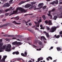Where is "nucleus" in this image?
Listing matches in <instances>:
<instances>
[{"label":"nucleus","mask_w":62,"mask_h":62,"mask_svg":"<svg viewBox=\"0 0 62 62\" xmlns=\"http://www.w3.org/2000/svg\"><path fill=\"white\" fill-rule=\"evenodd\" d=\"M60 27L59 25L57 26L56 27L55 26L52 27L50 30V32L51 33H53L55 32V31L56 30L57 28H58Z\"/></svg>","instance_id":"obj_1"},{"label":"nucleus","mask_w":62,"mask_h":62,"mask_svg":"<svg viewBox=\"0 0 62 62\" xmlns=\"http://www.w3.org/2000/svg\"><path fill=\"white\" fill-rule=\"evenodd\" d=\"M13 0H10V1H9V4L8 3H5L3 5V7L4 8H5L6 7H9L10 6V5H11L12 3V2H13Z\"/></svg>","instance_id":"obj_2"},{"label":"nucleus","mask_w":62,"mask_h":62,"mask_svg":"<svg viewBox=\"0 0 62 62\" xmlns=\"http://www.w3.org/2000/svg\"><path fill=\"white\" fill-rule=\"evenodd\" d=\"M18 10H19V11L20 10L21 12H26V11H25V9L22 8L18 7L16 9L15 11L16 13L17 12H18Z\"/></svg>","instance_id":"obj_3"},{"label":"nucleus","mask_w":62,"mask_h":62,"mask_svg":"<svg viewBox=\"0 0 62 62\" xmlns=\"http://www.w3.org/2000/svg\"><path fill=\"white\" fill-rule=\"evenodd\" d=\"M11 46L10 44H9L7 46V48H6V51L7 52H10L11 50Z\"/></svg>","instance_id":"obj_4"},{"label":"nucleus","mask_w":62,"mask_h":62,"mask_svg":"<svg viewBox=\"0 0 62 62\" xmlns=\"http://www.w3.org/2000/svg\"><path fill=\"white\" fill-rule=\"evenodd\" d=\"M31 7H30L29 8V9H32L33 8H34V10H36L37 9L36 8V6H35V5H31Z\"/></svg>","instance_id":"obj_5"},{"label":"nucleus","mask_w":62,"mask_h":62,"mask_svg":"<svg viewBox=\"0 0 62 62\" xmlns=\"http://www.w3.org/2000/svg\"><path fill=\"white\" fill-rule=\"evenodd\" d=\"M29 1H30V0H26L25 1H21L19 3V5H22V4H23V3H25L26 2H29Z\"/></svg>","instance_id":"obj_6"},{"label":"nucleus","mask_w":62,"mask_h":62,"mask_svg":"<svg viewBox=\"0 0 62 62\" xmlns=\"http://www.w3.org/2000/svg\"><path fill=\"white\" fill-rule=\"evenodd\" d=\"M12 44L13 45H19V44H21V43L19 42H17V41H16L13 42Z\"/></svg>","instance_id":"obj_7"},{"label":"nucleus","mask_w":62,"mask_h":62,"mask_svg":"<svg viewBox=\"0 0 62 62\" xmlns=\"http://www.w3.org/2000/svg\"><path fill=\"white\" fill-rule=\"evenodd\" d=\"M7 57V56L5 55L3 56V58L1 60V61L2 62H5V59H6Z\"/></svg>","instance_id":"obj_8"},{"label":"nucleus","mask_w":62,"mask_h":62,"mask_svg":"<svg viewBox=\"0 0 62 62\" xmlns=\"http://www.w3.org/2000/svg\"><path fill=\"white\" fill-rule=\"evenodd\" d=\"M43 3H41L39 4L38 7H40L39 8H42V7H43Z\"/></svg>","instance_id":"obj_9"},{"label":"nucleus","mask_w":62,"mask_h":62,"mask_svg":"<svg viewBox=\"0 0 62 62\" xmlns=\"http://www.w3.org/2000/svg\"><path fill=\"white\" fill-rule=\"evenodd\" d=\"M4 37H14V36L13 35H8V34L4 35Z\"/></svg>","instance_id":"obj_10"},{"label":"nucleus","mask_w":62,"mask_h":62,"mask_svg":"<svg viewBox=\"0 0 62 62\" xmlns=\"http://www.w3.org/2000/svg\"><path fill=\"white\" fill-rule=\"evenodd\" d=\"M31 4H26L25 6V8H29L30 7H31Z\"/></svg>","instance_id":"obj_11"},{"label":"nucleus","mask_w":62,"mask_h":62,"mask_svg":"<svg viewBox=\"0 0 62 62\" xmlns=\"http://www.w3.org/2000/svg\"><path fill=\"white\" fill-rule=\"evenodd\" d=\"M46 37L48 38V39H51V38L50 37V35H49V34L48 33H46Z\"/></svg>","instance_id":"obj_12"},{"label":"nucleus","mask_w":62,"mask_h":62,"mask_svg":"<svg viewBox=\"0 0 62 62\" xmlns=\"http://www.w3.org/2000/svg\"><path fill=\"white\" fill-rule=\"evenodd\" d=\"M2 42V39H0V47H2L3 45V43L1 42Z\"/></svg>","instance_id":"obj_13"},{"label":"nucleus","mask_w":62,"mask_h":62,"mask_svg":"<svg viewBox=\"0 0 62 62\" xmlns=\"http://www.w3.org/2000/svg\"><path fill=\"white\" fill-rule=\"evenodd\" d=\"M38 40H37L36 39H34V44H37V43H38Z\"/></svg>","instance_id":"obj_14"},{"label":"nucleus","mask_w":62,"mask_h":62,"mask_svg":"<svg viewBox=\"0 0 62 62\" xmlns=\"http://www.w3.org/2000/svg\"><path fill=\"white\" fill-rule=\"evenodd\" d=\"M48 25H52V23L51 20H49L48 21Z\"/></svg>","instance_id":"obj_15"},{"label":"nucleus","mask_w":62,"mask_h":62,"mask_svg":"<svg viewBox=\"0 0 62 62\" xmlns=\"http://www.w3.org/2000/svg\"><path fill=\"white\" fill-rule=\"evenodd\" d=\"M57 49L58 51H61L62 50V48L60 47H57Z\"/></svg>","instance_id":"obj_16"},{"label":"nucleus","mask_w":62,"mask_h":62,"mask_svg":"<svg viewBox=\"0 0 62 62\" xmlns=\"http://www.w3.org/2000/svg\"><path fill=\"white\" fill-rule=\"evenodd\" d=\"M28 31H30V32L31 33H32L33 34H34L35 33V32L34 31H33L32 30H31L29 29H28Z\"/></svg>","instance_id":"obj_17"},{"label":"nucleus","mask_w":62,"mask_h":62,"mask_svg":"<svg viewBox=\"0 0 62 62\" xmlns=\"http://www.w3.org/2000/svg\"><path fill=\"white\" fill-rule=\"evenodd\" d=\"M13 23H15L16 24H21V23H17L15 21H13Z\"/></svg>","instance_id":"obj_18"},{"label":"nucleus","mask_w":62,"mask_h":62,"mask_svg":"<svg viewBox=\"0 0 62 62\" xmlns=\"http://www.w3.org/2000/svg\"><path fill=\"white\" fill-rule=\"evenodd\" d=\"M7 25H8V24H3L0 26V28H2V27H3V26H7Z\"/></svg>","instance_id":"obj_19"},{"label":"nucleus","mask_w":62,"mask_h":62,"mask_svg":"<svg viewBox=\"0 0 62 62\" xmlns=\"http://www.w3.org/2000/svg\"><path fill=\"white\" fill-rule=\"evenodd\" d=\"M54 3H55V1H54L52 2H50L49 4L50 5H54Z\"/></svg>","instance_id":"obj_20"},{"label":"nucleus","mask_w":62,"mask_h":62,"mask_svg":"<svg viewBox=\"0 0 62 62\" xmlns=\"http://www.w3.org/2000/svg\"><path fill=\"white\" fill-rule=\"evenodd\" d=\"M30 21H31V20H30V19L28 21H27V22L25 21V23H26V25H28V24L27 23H29V22H30Z\"/></svg>","instance_id":"obj_21"},{"label":"nucleus","mask_w":62,"mask_h":62,"mask_svg":"<svg viewBox=\"0 0 62 62\" xmlns=\"http://www.w3.org/2000/svg\"><path fill=\"white\" fill-rule=\"evenodd\" d=\"M57 18V16H54V18H53V19L54 20H56V19Z\"/></svg>","instance_id":"obj_22"},{"label":"nucleus","mask_w":62,"mask_h":62,"mask_svg":"<svg viewBox=\"0 0 62 62\" xmlns=\"http://www.w3.org/2000/svg\"><path fill=\"white\" fill-rule=\"evenodd\" d=\"M14 19L15 20H18L19 19V16H17L16 17L14 18Z\"/></svg>","instance_id":"obj_23"},{"label":"nucleus","mask_w":62,"mask_h":62,"mask_svg":"<svg viewBox=\"0 0 62 62\" xmlns=\"http://www.w3.org/2000/svg\"><path fill=\"white\" fill-rule=\"evenodd\" d=\"M6 46H7V45H3V50H4L6 49Z\"/></svg>","instance_id":"obj_24"},{"label":"nucleus","mask_w":62,"mask_h":62,"mask_svg":"<svg viewBox=\"0 0 62 62\" xmlns=\"http://www.w3.org/2000/svg\"><path fill=\"white\" fill-rule=\"evenodd\" d=\"M0 47V52H3V50H3V47Z\"/></svg>","instance_id":"obj_25"},{"label":"nucleus","mask_w":62,"mask_h":62,"mask_svg":"<svg viewBox=\"0 0 62 62\" xmlns=\"http://www.w3.org/2000/svg\"><path fill=\"white\" fill-rule=\"evenodd\" d=\"M42 18H43L44 20H45L46 19V17H45V16L44 15L42 16Z\"/></svg>","instance_id":"obj_26"},{"label":"nucleus","mask_w":62,"mask_h":62,"mask_svg":"<svg viewBox=\"0 0 62 62\" xmlns=\"http://www.w3.org/2000/svg\"><path fill=\"white\" fill-rule=\"evenodd\" d=\"M16 55H18V54H19V51H16Z\"/></svg>","instance_id":"obj_27"},{"label":"nucleus","mask_w":62,"mask_h":62,"mask_svg":"<svg viewBox=\"0 0 62 62\" xmlns=\"http://www.w3.org/2000/svg\"><path fill=\"white\" fill-rule=\"evenodd\" d=\"M56 1H55V2L54 4H57L58 3V0H56Z\"/></svg>","instance_id":"obj_28"},{"label":"nucleus","mask_w":62,"mask_h":62,"mask_svg":"<svg viewBox=\"0 0 62 62\" xmlns=\"http://www.w3.org/2000/svg\"><path fill=\"white\" fill-rule=\"evenodd\" d=\"M44 38V36H41L40 37L41 40H42V39L43 40Z\"/></svg>","instance_id":"obj_29"},{"label":"nucleus","mask_w":62,"mask_h":62,"mask_svg":"<svg viewBox=\"0 0 62 62\" xmlns=\"http://www.w3.org/2000/svg\"><path fill=\"white\" fill-rule=\"evenodd\" d=\"M39 23H38V24L36 25V27H39Z\"/></svg>","instance_id":"obj_30"},{"label":"nucleus","mask_w":62,"mask_h":62,"mask_svg":"<svg viewBox=\"0 0 62 62\" xmlns=\"http://www.w3.org/2000/svg\"><path fill=\"white\" fill-rule=\"evenodd\" d=\"M21 55L22 56H23L24 57H25V55H24V53H22L21 54Z\"/></svg>","instance_id":"obj_31"},{"label":"nucleus","mask_w":62,"mask_h":62,"mask_svg":"<svg viewBox=\"0 0 62 62\" xmlns=\"http://www.w3.org/2000/svg\"><path fill=\"white\" fill-rule=\"evenodd\" d=\"M48 21H48L47 20H46L45 21V23H46L47 24L48 23Z\"/></svg>","instance_id":"obj_32"},{"label":"nucleus","mask_w":62,"mask_h":62,"mask_svg":"<svg viewBox=\"0 0 62 62\" xmlns=\"http://www.w3.org/2000/svg\"><path fill=\"white\" fill-rule=\"evenodd\" d=\"M41 19H40L39 21H38V23H41Z\"/></svg>","instance_id":"obj_33"},{"label":"nucleus","mask_w":62,"mask_h":62,"mask_svg":"<svg viewBox=\"0 0 62 62\" xmlns=\"http://www.w3.org/2000/svg\"><path fill=\"white\" fill-rule=\"evenodd\" d=\"M46 6H44L43 7V9H45L46 8Z\"/></svg>","instance_id":"obj_34"},{"label":"nucleus","mask_w":62,"mask_h":62,"mask_svg":"<svg viewBox=\"0 0 62 62\" xmlns=\"http://www.w3.org/2000/svg\"><path fill=\"white\" fill-rule=\"evenodd\" d=\"M24 55H25V57H26V56H27V52H25L24 53Z\"/></svg>","instance_id":"obj_35"},{"label":"nucleus","mask_w":62,"mask_h":62,"mask_svg":"<svg viewBox=\"0 0 62 62\" xmlns=\"http://www.w3.org/2000/svg\"><path fill=\"white\" fill-rule=\"evenodd\" d=\"M9 15V13H6L5 14V15L6 16H7L8 15Z\"/></svg>","instance_id":"obj_36"},{"label":"nucleus","mask_w":62,"mask_h":62,"mask_svg":"<svg viewBox=\"0 0 62 62\" xmlns=\"http://www.w3.org/2000/svg\"><path fill=\"white\" fill-rule=\"evenodd\" d=\"M48 58H49L51 60H52L53 59V58H52V57L51 56L48 57Z\"/></svg>","instance_id":"obj_37"},{"label":"nucleus","mask_w":62,"mask_h":62,"mask_svg":"<svg viewBox=\"0 0 62 62\" xmlns=\"http://www.w3.org/2000/svg\"><path fill=\"white\" fill-rule=\"evenodd\" d=\"M27 39L28 40H31V38L30 37L28 38Z\"/></svg>","instance_id":"obj_38"},{"label":"nucleus","mask_w":62,"mask_h":62,"mask_svg":"<svg viewBox=\"0 0 62 62\" xmlns=\"http://www.w3.org/2000/svg\"><path fill=\"white\" fill-rule=\"evenodd\" d=\"M31 5H35V4H36V2H32L31 3Z\"/></svg>","instance_id":"obj_39"},{"label":"nucleus","mask_w":62,"mask_h":62,"mask_svg":"<svg viewBox=\"0 0 62 62\" xmlns=\"http://www.w3.org/2000/svg\"><path fill=\"white\" fill-rule=\"evenodd\" d=\"M47 29V30H50V28L49 27H46Z\"/></svg>","instance_id":"obj_40"},{"label":"nucleus","mask_w":62,"mask_h":62,"mask_svg":"<svg viewBox=\"0 0 62 62\" xmlns=\"http://www.w3.org/2000/svg\"><path fill=\"white\" fill-rule=\"evenodd\" d=\"M59 37H60V36H59V35H57L56 36V39H58Z\"/></svg>","instance_id":"obj_41"},{"label":"nucleus","mask_w":62,"mask_h":62,"mask_svg":"<svg viewBox=\"0 0 62 62\" xmlns=\"http://www.w3.org/2000/svg\"><path fill=\"white\" fill-rule=\"evenodd\" d=\"M40 58V60H43V58L42 57H40L39 58Z\"/></svg>","instance_id":"obj_42"},{"label":"nucleus","mask_w":62,"mask_h":62,"mask_svg":"<svg viewBox=\"0 0 62 62\" xmlns=\"http://www.w3.org/2000/svg\"><path fill=\"white\" fill-rule=\"evenodd\" d=\"M39 44L40 45H41L42 44V42H40L39 43Z\"/></svg>","instance_id":"obj_43"},{"label":"nucleus","mask_w":62,"mask_h":62,"mask_svg":"<svg viewBox=\"0 0 62 62\" xmlns=\"http://www.w3.org/2000/svg\"><path fill=\"white\" fill-rule=\"evenodd\" d=\"M9 11V9L8 8L5 10V11H6V12H7V11Z\"/></svg>","instance_id":"obj_44"},{"label":"nucleus","mask_w":62,"mask_h":62,"mask_svg":"<svg viewBox=\"0 0 62 62\" xmlns=\"http://www.w3.org/2000/svg\"><path fill=\"white\" fill-rule=\"evenodd\" d=\"M12 8V7H10L9 9V11H10V10H11V9Z\"/></svg>","instance_id":"obj_45"},{"label":"nucleus","mask_w":62,"mask_h":62,"mask_svg":"<svg viewBox=\"0 0 62 62\" xmlns=\"http://www.w3.org/2000/svg\"><path fill=\"white\" fill-rule=\"evenodd\" d=\"M2 21L3 22H5V21H6V19H3L2 20Z\"/></svg>","instance_id":"obj_46"},{"label":"nucleus","mask_w":62,"mask_h":62,"mask_svg":"<svg viewBox=\"0 0 62 62\" xmlns=\"http://www.w3.org/2000/svg\"><path fill=\"white\" fill-rule=\"evenodd\" d=\"M47 15L48 16H51V13H49V14L48 13Z\"/></svg>","instance_id":"obj_47"},{"label":"nucleus","mask_w":62,"mask_h":62,"mask_svg":"<svg viewBox=\"0 0 62 62\" xmlns=\"http://www.w3.org/2000/svg\"><path fill=\"white\" fill-rule=\"evenodd\" d=\"M16 12L15 11H13V13H13V14H16Z\"/></svg>","instance_id":"obj_48"},{"label":"nucleus","mask_w":62,"mask_h":62,"mask_svg":"<svg viewBox=\"0 0 62 62\" xmlns=\"http://www.w3.org/2000/svg\"><path fill=\"white\" fill-rule=\"evenodd\" d=\"M34 23H35V24H38V22H36L34 21Z\"/></svg>","instance_id":"obj_49"},{"label":"nucleus","mask_w":62,"mask_h":62,"mask_svg":"<svg viewBox=\"0 0 62 62\" xmlns=\"http://www.w3.org/2000/svg\"><path fill=\"white\" fill-rule=\"evenodd\" d=\"M40 60V59L39 58H38V62H39V61Z\"/></svg>","instance_id":"obj_50"},{"label":"nucleus","mask_w":62,"mask_h":62,"mask_svg":"<svg viewBox=\"0 0 62 62\" xmlns=\"http://www.w3.org/2000/svg\"><path fill=\"white\" fill-rule=\"evenodd\" d=\"M33 46L34 47V48H37V46L35 45H33Z\"/></svg>","instance_id":"obj_51"},{"label":"nucleus","mask_w":62,"mask_h":62,"mask_svg":"<svg viewBox=\"0 0 62 62\" xmlns=\"http://www.w3.org/2000/svg\"><path fill=\"white\" fill-rule=\"evenodd\" d=\"M2 1H3V2H5L6 1H7V0H1Z\"/></svg>","instance_id":"obj_52"},{"label":"nucleus","mask_w":62,"mask_h":62,"mask_svg":"<svg viewBox=\"0 0 62 62\" xmlns=\"http://www.w3.org/2000/svg\"><path fill=\"white\" fill-rule=\"evenodd\" d=\"M41 50V48H39V49H37V51H40Z\"/></svg>","instance_id":"obj_53"},{"label":"nucleus","mask_w":62,"mask_h":62,"mask_svg":"<svg viewBox=\"0 0 62 62\" xmlns=\"http://www.w3.org/2000/svg\"><path fill=\"white\" fill-rule=\"evenodd\" d=\"M49 58H48V57L47 58H46V60L47 61H49Z\"/></svg>","instance_id":"obj_54"},{"label":"nucleus","mask_w":62,"mask_h":62,"mask_svg":"<svg viewBox=\"0 0 62 62\" xmlns=\"http://www.w3.org/2000/svg\"><path fill=\"white\" fill-rule=\"evenodd\" d=\"M40 26L41 28H42V27H43V26L41 24L40 25Z\"/></svg>","instance_id":"obj_55"},{"label":"nucleus","mask_w":62,"mask_h":62,"mask_svg":"<svg viewBox=\"0 0 62 62\" xmlns=\"http://www.w3.org/2000/svg\"><path fill=\"white\" fill-rule=\"evenodd\" d=\"M31 60H32V61L33 62H34L35 61V60H34V59H31Z\"/></svg>","instance_id":"obj_56"},{"label":"nucleus","mask_w":62,"mask_h":62,"mask_svg":"<svg viewBox=\"0 0 62 62\" xmlns=\"http://www.w3.org/2000/svg\"><path fill=\"white\" fill-rule=\"evenodd\" d=\"M53 49V46H52L49 49V50H51V49Z\"/></svg>","instance_id":"obj_57"},{"label":"nucleus","mask_w":62,"mask_h":62,"mask_svg":"<svg viewBox=\"0 0 62 62\" xmlns=\"http://www.w3.org/2000/svg\"><path fill=\"white\" fill-rule=\"evenodd\" d=\"M12 54H16V52H13Z\"/></svg>","instance_id":"obj_58"},{"label":"nucleus","mask_w":62,"mask_h":62,"mask_svg":"<svg viewBox=\"0 0 62 62\" xmlns=\"http://www.w3.org/2000/svg\"><path fill=\"white\" fill-rule=\"evenodd\" d=\"M55 9L53 8V9H52V11H55Z\"/></svg>","instance_id":"obj_59"},{"label":"nucleus","mask_w":62,"mask_h":62,"mask_svg":"<svg viewBox=\"0 0 62 62\" xmlns=\"http://www.w3.org/2000/svg\"><path fill=\"white\" fill-rule=\"evenodd\" d=\"M60 34L62 35V31H61V32H60Z\"/></svg>","instance_id":"obj_60"},{"label":"nucleus","mask_w":62,"mask_h":62,"mask_svg":"<svg viewBox=\"0 0 62 62\" xmlns=\"http://www.w3.org/2000/svg\"><path fill=\"white\" fill-rule=\"evenodd\" d=\"M29 25H30V26H31V25H32V24H31V23H29Z\"/></svg>","instance_id":"obj_61"},{"label":"nucleus","mask_w":62,"mask_h":62,"mask_svg":"<svg viewBox=\"0 0 62 62\" xmlns=\"http://www.w3.org/2000/svg\"><path fill=\"white\" fill-rule=\"evenodd\" d=\"M43 33H44V34H46V33H47L46 32V31H44L43 32Z\"/></svg>","instance_id":"obj_62"},{"label":"nucleus","mask_w":62,"mask_h":62,"mask_svg":"<svg viewBox=\"0 0 62 62\" xmlns=\"http://www.w3.org/2000/svg\"><path fill=\"white\" fill-rule=\"evenodd\" d=\"M13 39H16V38H12Z\"/></svg>","instance_id":"obj_63"},{"label":"nucleus","mask_w":62,"mask_h":62,"mask_svg":"<svg viewBox=\"0 0 62 62\" xmlns=\"http://www.w3.org/2000/svg\"><path fill=\"white\" fill-rule=\"evenodd\" d=\"M6 41H8L9 40V39H6Z\"/></svg>","instance_id":"obj_64"}]
</instances>
